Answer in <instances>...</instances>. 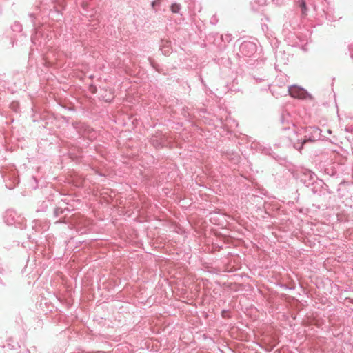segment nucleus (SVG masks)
I'll return each mask as SVG.
<instances>
[{"mask_svg": "<svg viewBox=\"0 0 353 353\" xmlns=\"http://www.w3.org/2000/svg\"><path fill=\"white\" fill-rule=\"evenodd\" d=\"M288 92L292 97L301 99H305L307 94V92L304 89L296 85L291 86L289 88Z\"/></svg>", "mask_w": 353, "mask_h": 353, "instance_id": "obj_1", "label": "nucleus"}, {"mask_svg": "<svg viewBox=\"0 0 353 353\" xmlns=\"http://www.w3.org/2000/svg\"><path fill=\"white\" fill-rule=\"evenodd\" d=\"M297 6L300 9L301 15L302 17H305L307 14L308 8L306 6V3L304 0H299L297 2Z\"/></svg>", "mask_w": 353, "mask_h": 353, "instance_id": "obj_2", "label": "nucleus"}, {"mask_svg": "<svg viewBox=\"0 0 353 353\" xmlns=\"http://www.w3.org/2000/svg\"><path fill=\"white\" fill-rule=\"evenodd\" d=\"M152 8L157 11L161 8V0H154L151 3Z\"/></svg>", "mask_w": 353, "mask_h": 353, "instance_id": "obj_3", "label": "nucleus"}, {"mask_svg": "<svg viewBox=\"0 0 353 353\" xmlns=\"http://www.w3.org/2000/svg\"><path fill=\"white\" fill-rule=\"evenodd\" d=\"M171 11L173 13H179L181 10V5L176 3H174L171 5Z\"/></svg>", "mask_w": 353, "mask_h": 353, "instance_id": "obj_4", "label": "nucleus"}, {"mask_svg": "<svg viewBox=\"0 0 353 353\" xmlns=\"http://www.w3.org/2000/svg\"><path fill=\"white\" fill-rule=\"evenodd\" d=\"M246 47H251L252 49H255V46L252 43L245 44L242 46L243 48H246Z\"/></svg>", "mask_w": 353, "mask_h": 353, "instance_id": "obj_5", "label": "nucleus"}, {"mask_svg": "<svg viewBox=\"0 0 353 353\" xmlns=\"http://www.w3.org/2000/svg\"><path fill=\"white\" fill-rule=\"evenodd\" d=\"M306 141H307L306 140H304V141H303V143H302V145H303L305 143H306Z\"/></svg>", "mask_w": 353, "mask_h": 353, "instance_id": "obj_6", "label": "nucleus"}]
</instances>
